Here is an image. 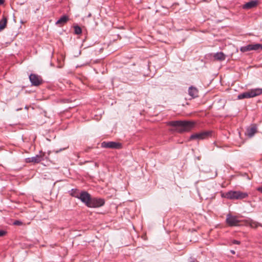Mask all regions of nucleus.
Listing matches in <instances>:
<instances>
[{
    "mask_svg": "<svg viewBox=\"0 0 262 262\" xmlns=\"http://www.w3.org/2000/svg\"><path fill=\"white\" fill-rule=\"evenodd\" d=\"M257 131V128L255 126H253L251 127H249L247 129L245 134L251 138L254 136Z\"/></svg>",
    "mask_w": 262,
    "mask_h": 262,
    "instance_id": "13",
    "label": "nucleus"
},
{
    "mask_svg": "<svg viewBox=\"0 0 262 262\" xmlns=\"http://www.w3.org/2000/svg\"><path fill=\"white\" fill-rule=\"evenodd\" d=\"M231 252L232 254H234V253H235V252H234L233 250H231Z\"/></svg>",
    "mask_w": 262,
    "mask_h": 262,
    "instance_id": "28",
    "label": "nucleus"
},
{
    "mask_svg": "<svg viewBox=\"0 0 262 262\" xmlns=\"http://www.w3.org/2000/svg\"><path fill=\"white\" fill-rule=\"evenodd\" d=\"M64 148H63V149H60L59 150H56L55 151H53L54 152H55V154H58V152L60 151H61L62 150H64Z\"/></svg>",
    "mask_w": 262,
    "mask_h": 262,
    "instance_id": "26",
    "label": "nucleus"
},
{
    "mask_svg": "<svg viewBox=\"0 0 262 262\" xmlns=\"http://www.w3.org/2000/svg\"><path fill=\"white\" fill-rule=\"evenodd\" d=\"M212 132L211 130L204 131L192 134L189 137V140H201L208 138L212 136Z\"/></svg>",
    "mask_w": 262,
    "mask_h": 262,
    "instance_id": "3",
    "label": "nucleus"
},
{
    "mask_svg": "<svg viewBox=\"0 0 262 262\" xmlns=\"http://www.w3.org/2000/svg\"><path fill=\"white\" fill-rule=\"evenodd\" d=\"M257 190L262 193V186L257 187Z\"/></svg>",
    "mask_w": 262,
    "mask_h": 262,
    "instance_id": "25",
    "label": "nucleus"
},
{
    "mask_svg": "<svg viewBox=\"0 0 262 262\" xmlns=\"http://www.w3.org/2000/svg\"><path fill=\"white\" fill-rule=\"evenodd\" d=\"M66 23V14L63 15L56 22V25L59 26L63 25Z\"/></svg>",
    "mask_w": 262,
    "mask_h": 262,
    "instance_id": "17",
    "label": "nucleus"
},
{
    "mask_svg": "<svg viewBox=\"0 0 262 262\" xmlns=\"http://www.w3.org/2000/svg\"><path fill=\"white\" fill-rule=\"evenodd\" d=\"M232 244H236V245H239L241 242L239 241L234 239L232 242Z\"/></svg>",
    "mask_w": 262,
    "mask_h": 262,
    "instance_id": "24",
    "label": "nucleus"
},
{
    "mask_svg": "<svg viewBox=\"0 0 262 262\" xmlns=\"http://www.w3.org/2000/svg\"><path fill=\"white\" fill-rule=\"evenodd\" d=\"M85 191H82L80 192H79L78 190L77 189H72L71 191L69 192H70V194L75 198H77L80 200V195L81 194L84 192Z\"/></svg>",
    "mask_w": 262,
    "mask_h": 262,
    "instance_id": "14",
    "label": "nucleus"
},
{
    "mask_svg": "<svg viewBox=\"0 0 262 262\" xmlns=\"http://www.w3.org/2000/svg\"><path fill=\"white\" fill-rule=\"evenodd\" d=\"M7 24V18L5 16H3L2 19L0 20V31L4 30Z\"/></svg>",
    "mask_w": 262,
    "mask_h": 262,
    "instance_id": "16",
    "label": "nucleus"
},
{
    "mask_svg": "<svg viewBox=\"0 0 262 262\" xmlns=\"http://www.w3.org/2000/svg\"><path fill=\"white\" fill-rule=\"evenodd\" d=\"M225 197L230 200H237V191H230L226 193Z\"/></svg>",
    "mask_w": 262,
    "mask_h": 262,
    "instance_id": "12",
    "label": "nucleus"
},
{
    "mask_svg": "<svg viewBox=\"0 0 262 262\" xmlns=\"http://www.w3.org/2000/svg\"><path fill=\"white\" fill-rule=\"evenodd\" d=\"M101 147L103 148H110V149H121L122 147L121 143L114 142L110 141L106 142L104 141L101 143Z\"/></svg>",
    "mask_w": 262,
    "mask_h": 262,
    "instance_id": "5",
    "label": "nucleus"
},
{
    "mask_svg": "<svg viewBox=\"0 0 262 262\" xmlns=\"http://www.w3.org/2000/svg\"><path fill=\"white\" fill-rule=\"evenodd\" d=\"M214 58L218 61H223L225 59L226 56L222 52H217L213 55Z\"/></svg>",
    "mask_w": 262,
    "mask_h": 262,
    "instance_id": "15",
    "label": "nucleus"
},
{
    "mask_svg": "<svg viewBox=\"0 0 262 262\" xmlns=\"http://www.w3.org/2000/svg\"><path fill=\"white\" fill-rule=\"evenodd\" d=\"M80 201L87 207L90 208H98L103 206L105 200L102 198H92L87 191L83 192L80 196Z\"/></svg>",
    "mask_w": 262,
    "mask_h": 262,
    "instance_id": "1",
    "label": "nucleus"
},
{
    "mask_svg": "<svg viewBox=\"0 0 262 262\" xmlns=\"http://www.w3.org/2000/svg\"><path fill=\"white\" fill-rule=\"evenodd\" d=\"M6 234V232L4 230H0V237L4 236Z\"/></svg>",
    "mask_w": 262,
    "mask_h": 262,
    "instance_id": "23",
    "label": "nucleus"
},
{
    "mask_svg": "<svg viewBox=\"0 0 262 262\" xmlns=\"http://www.w3.org/2000/svg\"><path fill=\"white\" fill-rule=\"evenodd\" d=\"M169 125L176 127V130L178 133H182L190 131L195 127V123L192 121L177 120L170 121Z\"/></svg>",
    "mask_w": 262,
    "mask_h": 262,
    "instance_id": "2",
    "label": "nucleus"
},
{
    "mask_svg": "<svg viewBox=\"0 0 262 262\" xmlns=\"http://www.w3.org/2000/svg\"><path fill=\"white\" fill-rule=\"evenodd\" d=\"M258 2L257 1H251L245 3L243 6V8L246 10L250 9L257 6V5H258Z\"/></svg>",
    "mask_w": 262,
    "mask_h": 262,
    "instance_id": "10",
    "label": "nucleus"
},
{
    "mask_svg": "<svg viewBox=\"0 0 262 262\" xmlns=\"http://www.w3.org/2000/svg\"><path fill=\"white\" fill-rule=\"evenodd\" d=\"M262 50V44L255 43L249 44L245 46L241 47L240 51L242 52H246L250 51Z\"/></svg>",
    "mask_w": 262,
    "mask_h": 262,
    "instance_id": "4",
    "label": "nucleus"
},
{
    "mask_svg": "<svg viewBox=\"0 0 262 262\" xmlns=\"http://www.w3.org/2000/svg\"><path fill=\"white\" fill-rule=\"evenodd\" d=\"M74 32L75 34L79 35L81 33L82 30L81 28L78 25H75L73 27Z\"/></svg>",
    "mask_w": 262,
    "mask_h": 262,
    "instance_id": "20",
    "label": "nucleus"
},
{
    "mask_svg": "<svg viewBox=\"0 0 262 262\" xmlns=\"http://www.w3.org/2000/svg\"><path fill=\"white\" fill-rule=\"evenodd\" d=\"M217 176V172L215 171V177H216Z\"/></svg>",
    "mask_w": 262,
    "mask_h": 262,
    "instance_id": "30",
    "label": "nucleus"
},
{
    "mask_svg": "<svg viewBox=\"0 0 262 262\" xmlns=\"http://www.w3.org/2000/svg\"><path fill=\"white\" fill-rule=\"evenodd\" d=\"M247 98H253L262 94V89H251L245 92Z\"/></svg>",
    "mask_w": 262,
    "mask_h": 262,
    "instance_id": "8",
    "label": "nucleus"
},
{
    "mask_svg": "<svg viewBox=\"0 0 262 262\" xmlns=\"http://www.w3.org/2000/svg\"><path fill=\"white\" fill-rule=\"evenodd\" d=\"M29 79L32 85L38 86L42 83V79L39 76L31 74L29 76Z\"/></svg>",
    "mask_w": 262,
    "mask_h": 262,
    "instance_id": "6",
    "label": "nucleus"
},
{
    "mask_svg": "<svg viewBox=\"0 0 262 262\" xmlns=\"http://www.w3.org/2000/svg\"><path fill=\"white\" fill-rule=\"evenodd\" d=\"M248 224L249 226L252 228H256L258 226L262 227V225L260 223L252 220L249 221V223H248Z\"/></svg>",
    "mask_w": 262,
    "mask_h": 262,
    "instance_id": "19",
    "label": "nucleus"
},
{
    "mask_svg": "<svg viewBox=\"0 0 262 262\" xmlns=\"http://www.w3.org/2000/svg\"><path fill=\"white\" fill-rule=\"evenodd\" d=\"M199 91L198 89L193 86H191L188 89V94L192 98H194L198 96Z\"/></svg>",
    "mask_w": 262,
    "mask_h": 262,
    "instance_id": "11",
    "label": "nucleus"
},
{
    "mask_svg": "<svg viewBox=\"0 0 262 262\" xmlns=\"http://www.w3.org/2000/svg\"><path fill=\"white\" fill-rule=\"evenodd\" d=\"M4 0H0V5L4 4Z\"/></svg>",
    "mask_w": 262,
    "mask_h": 262,
    "instance_id": "27",
    "label": "nucleus"
},
{
    "mask_svg": "<svg viewBox=\"0 0 262 262\" xmlns=\"http://www.w3.org/2000/svg\"><path fill=\"white\" fill-rule=\"evenodd\" d=\"M237 98H238V99H242L247 98L246 93L244 92V93L239 94L237 96Z\"/></svg>",
    "mask_w": 262,
    "mask_h": 262,
    "instance_id": "21",
    "label": "nucleus"
},
{
    "mask_svg": "<svg viewBox=\"0 0 262 262\" xmlns=\"http://www.w3.org/2000/svg\"><path fill=\"white\" fill-rule=\"evenodd\" d=\"M66 20H67V21L69 20V18H68V16H67Z\"/></svg>",
    "mask_w": 262,
    "mask_h": 262,
    "instance_id": "29",
    "label": "nucleus"
},
{
    "mask_svg": "<svg viewBox=\"0 0 262 262\" xmlns=\"http://www.w3.org/2000/svg\"><path fill=\"white\" fill-rule=\"evenodd\" d=\"M43 156L44 154L37 155L34 157L26 158V162L27 163H38L43 160Z\"/></svg>",
    "mask_w": 262,
    "mask_h": 262,
    "instance_id": "9",
    "label": "nucleus"
},
{
    "mask_svg": "<svg viewBox=\"0 0 262 262\" xmlns=\"http://www.w3.org/2000/svg\"><path fill=\"white\" fill-rule=\"evenodd\" d=\"M13 224L14 225L20 226V225H23V223L20 221L16 220V221H14V222L13 223Z\"/></svg>",
    "mask_w": 262,
    "mask_h": 262,
    "instance_id": "22",
    "label": "nucleus"
},
{
    "mask_svg": "<svg viewBox=\"0 0 262 262\" xmlns=\"http://www.w3.org/2000/svg\"><path fill=\"white\" fill-rule=\"evenodd\" d=\"M226 223L229 226L233 227L238 226L239 221L237 219L236 216L228 214L227 215Z\"/></svg>",
    "mask_w": 262,
    "mask_h": 262,
    "instance_id": "7",
    "label": "nucleus"
},
{
    "mask_svg": "<svg viewBox=\"0 0 262 262\" xmlns=\"http://www.w3.org/2000/svg\"><path fill=\"white\" fill-rule=\"evenodd\" d=\"M248 194L247 192H243L237 191V200H241L248 197Z\"/></svg>",
    "mask_w": 262,
    "mask_h": 262,
    "instance_id": "18",
    "label": "nucleus"
}]
</instances>
